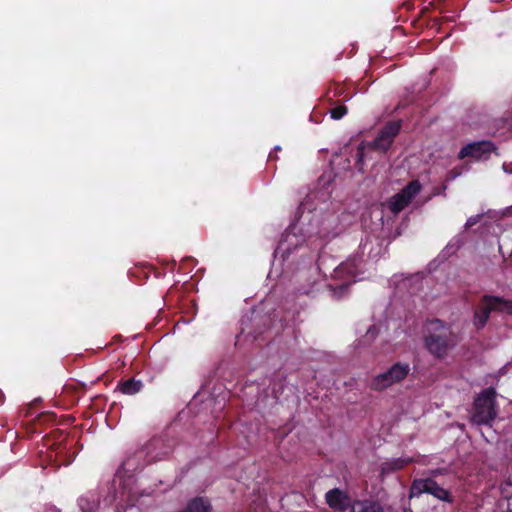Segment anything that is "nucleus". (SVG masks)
Wrapping results in <instances>:
<instances>
[{
    "label": "nucleus",
    "instance_id": "30",
    "mask_svg": "<svg viewBox=\"0 0 512 512\" xmlns=\"http://www.w3.org/2000/svg\"><path fill=\"white\" fill-rule=\"evenodd\" d=\"M509 314H512V301L508 300Z\"/></svg>",
    "mask_w": 512,
    "mask_h": 512
},
{
    "label": "nucleus",
    "instance_id": "18",
    "mask_svg": "<svg viewBox=\"0 0 512 512\" xmlns=\"http://www.w3.org/2000/svg\"><path fill=\"white\" fill-rule=\"evenodd\" d=\"M422 185L419 180H412L399 193V195L410 204L412 199L421 191Z\"/></svg>",
    "mask_w": 512,
    "mask_h": 512
},
{
    "label": "nucleus",
    "instance_id": "29",
    "mask_svg": "<svg viewBox=\"0 0 512 512\" xmlns=\"http://www.w3.org/2000/svg\"><path fill=\"white\" fill-rule=\"evenodd\" d=\"M274 159H277V155L271 152V153L269 154V156H268V160H269V161H272V160H274Z\"/></svg>",
    "mask_w": 512,
    "mask_h": 512
},
{
    "label": "nucleus",
    "instance_id": "24",
    "mask_svg": "<svg viewBox=\"0 0 512 512\" xmlns=\"http://www.w3.org/2000/svg\"><path fill=\"white\" fill-rule=\"evenodd\" d=\"M446 188H447L446 185H442L441 187L436 188L433 194L434 195H444L445 196Z\"/></svg>",
    "mask_w": 512,
    "mask_h": 512
},
{
    "label": "nucleus",
    "instance_id": "20",
    "mask_svg": "<svg viewBox=\"0 0 512 512\" xmlns=\"http://www.w3.org/2000/svg\"><path fill=\"white\" fill-rule=\"evenodd\" d=\"M409 204L399 195V193L392 196L388 201V208L393 214L400 213Z\"/></svg>",
    "mask_w": 512,
    "mask_h": 512
},
{
    "label": "nucleus",
    "instance_id": "27",
    "mask_svg": "<svg viewBox=\"0 0 512 512\" xmlns=\"http://www.w3.org/2000/svg\"><path fill=\"white\" fill-rule=\"evenodd\" d=\"M159 440H156V439H153L152 441L149 442V444L146 446V449L149 450L150 447L152 446H156L158 444Z\"/></svg>",
    "mask_w": 512,
    "mask_h": 512
},
{
    "label": "nucleus",
    "instance_id": "13",
    "mask_svg": "<svg viewBox=\"0 0 512 512\" xmlns=\"http://www.w3.org/2000/svg\"><path fill=\"white\" fill-rule=\"evenodd\" d=\"M144 387L141 380H136L135 378L129 379H121L117 384V390L125 395H135L139 393Z\"/></svg>",
    "mask_w": 512,
    "mask_h": 512
},
{
    "label": "nucleus",
    "instance_id": "8",
    "mask_svg": "<svg viewBox=\"0 0 512 512\" xmlns=\"http://www.w3.org/2000/svg\"><path fill=\"white\" fill-rule=\"evenodd\" d=\"M354 500L349 494L340 488H333L326 492V504L336 512H346L348 509L352 510Z\"/></svg>",
    "mask_w": 512,
    "mask_h": 512
},
{
    "label": "nucleus",
    "instance_id": "19",
    "mask_svg": "<svg viewBox=\"0 0 512 512\" xmlns=\"http://www.w3.org/2000/svg\"><path fill=\"white\" fill-rule=\"evenodd\" d=\"M328 102L331 106H334L329 111L332 119L340 120L348 113V108L346 105L337 104V101L331 97L328 98Z\"/></svg>",
    "mask_w": 512,
    "mask_h": 512
},
{
    "label": "nucleus",
    "instance_id": "22",
    "mask_svg": "<svg viewBox=\"0 0 512 512\" xmlns=\"http://www.w3.org/2000/svg\"><path fill=\"white\" fill-rule=\"evenodd\" d=\"M289 237L290 235H286L284 239H281L276 249V253H282L283 257H288L291 253L290 248L286 246V242H288Z\"/></svg>",
    "mask_w": 512,
    "mask_h": 512
},
{
    "label": "nucleus",
    "instance_id": "23",
    "mask_svg": "<svg viewBox=\"0 0 512 512\" xmlns=\"http://www.w3.org/2000/svg\"><path fill=\"white\" fill-rule=\"evenodd\" d=\"M343 93H344V88L340 85H336V86L329 88L327 95H328V98L331 97V98L335 99L336 97L341 96Z\"/></svg>",
    "mask_w": 512,
    "mask_h": 512
},
{
    "label": "nucleus",
    "instance_id": "2",
    "mask_svg": "<svg viewBox=\"0 0 512 512\" xmlns=\"http://www.w3.org/2000/svg\"><path fill=\"white\" fill-rule=\"evenodd\" d=\"M402 127V120H393L387 122L379 131L377 137L367 143H361L356 151V165L359 170L363 169V164L366 157V147L370 150L386 153L392 146L395 138L400 133Z\"/></svg>",
    "mask_w": 512,
    "mask_h": 512
},
{
    "label": "nucleus",
    "instance_id": "10",
    "mask_svg": "<svg viewBox=\"0 0 512 512\" xmlns=\"http://www.w3.org/2000/svg\"><path fill=\"white\" fill-rule=\"evenodd\" d=\"M358 271L356 260H347L333 269L332 277L335 279L355 278Z\"/></svg>",
    "mask_w": 512,
    "mask_h": 512
},
{
    "label": "nucleus",
    "instance_id": "16",
    "mask_svg": "<svg viewBox=\"0 0 512 512\" xmlns=\"http://www.w3.org/2000/svg\"><path fill=\"white\" fill-rule=\"evenodd\" d=\"M422 185L419 180H412L399 193V195L410 204L412 199L421 191Z\"/></svg>",
    "mask_w": 512,
    "mask_h": 512
},
{
    "label": "nucleus",
    "instance_id": "15",
    "mask_svg": "<svg viewBox=\"0 0 512 512\" xmlns=\"http://www.w3.org/2000/svg\"><path fill=\"white\" fill-rule=\"evenodd\" d=\"M182 512H212L210 501L204 497L191 499Z\"/></svg>",
    "mask_w": 512,
    "mask_h": 512
},
{
    "label": "nucleus",
    "instance_id": "3",
    "mask_svg": "<svg viewBox=\"0 0 512 512\" xmlns=\"http://www.w3.org/2000/svg\"><path fill=\"white\" fill-rule=\"evenodd\" d=\"M496 416V390L493 387H488L475 398L471 420L478 425H489Z\"/></svg>",
    "mask_w": 512,
    "mask_h": 512
},
{
    "label": "nucleus",
    "instance_id": "4",
    "mask_svg": "<svg viewBox=\"0 0 512 512\" xmlns=\"http://www.w3.org/2000/svg\"><path fill=\"white\" fill-rule=\"evenodd\" d=\"M317 269H311L309 271H300L297 274V279L302 280L305 279L307 284H301L297 291L299 294L313 296L315 292H318L321 287H326L331 292V295L336 300L341 299L347 292L351 285L352 281H345L337 287H333L330 284H323L321 281L317 280L314 275L316 274Z\"/></svg>",
    "mask_w": 512,
    "mask_h": 512
},
{
    "label": "nucleus",
    "instance_id": "1",
    "mask_svg": "<svg viewBox=\"0 0 512 512\" xmlns=\"http://www.w3.org/2000/svg\"><path fill=\"white\" fill-rule=\"evenodd\" d=\"M429 332L424 338L426 349L437 359H444L457 344L456 334L451 327L439 319L429 322Z\"/></svg>",
    "mask_w": 512,
    "mask_h": 512
},
{
    "label": "nucleus",
    "instance_id": "7",
    "mask_svg": "<svg viewBox=\"0 0 512 512\" xmlns=\"http://www.w3.org/2000/svg\"><path fill=\"white\" fill-rule=\"evenodd\" d=\"M430 494L438 500L453 503L454 499L449 490L439 486V484L432 478H418L414 479L409 491V497H419L422 494Z\"/></svg>",
    "mask_w": 512,
    "mask_h": 512
},
{
    "label": "nucleus",
    "instance_id": "17",
    "mask_svg": "<svg viewBox=\"0 0 512 512\" xmlns=\"http://www.w3.org/2000/svg\"><path fill=\"white\" fill-rule=\"evenodd\" d=\"M422 185L419 180H412L399 193V195L410 204L412 199L421 191Z\"/></svg>",
    "mask_w": 512,
    "mask_h": 512
},
{
    "label": "nucleus",
    "instance_id": "28",
    "mask_svg": "<svg viewBox=\"0 0 512 512\" xmlns=\"http://www.w3.org/2000/svg\"><path fill=\"white\" fill-rule=\"evenodd\" d=\"M507 510L509 512H512V497L509 500H507Z\"/></svg>",
    "mask_w": 512,
    "mask_h": 512
},
{
    "label": "nucleus",
    "instance_id": "14",
    "mask_svg": "<svg viewBox=\"0 0 512 512\" xmlns=\"http://www.w3.org/2000/svg\"><path fill=\"white\" fill-rule=\"evenodd\" d=\"M100 504L96 493L89 492L78 499V506L81 512H95Z\"/></svg>",
    "mask_w": 512,
    "mask_h": 512
},
{
    "label": "nucleus",
    "instance_id": "5",
    "mask_svg": "<svg viewBox=\"0 0 512 512\" xmlns=\"http://www.w3.org/2000/svg\"><path fill=\"white\" fill-rule=\"evenodd\" d=\"M493 311L509 314L508 300L498 296L484 295L474 310L473 325L477 331L486 326Z\"/></svg>",
    "mask_w": 512,
    "mask_h": 512
},
{
    "label": "nucleus",
    "instance_id": "32",
    "mask_svg": "<svg viewBox=\"0 0 512 512\" xmlns=\"http://www.w3.org/2000/svg\"><path fill=\"white\" fill-rule=\"evenodd\" d=\"M344 100H345V101H348V100H349V97L345 96V97H344Z\"/></svg>",
    "mask_w": 512,
    "mask_h": 512
},
{
    "label": "nucleus",
    "instance_id": "11",
    "mask_svg": "<svg viewBox=\"0 0 512 512\" xmlns=\"http://www.w3.org/2000/svg\"><path fill=\"white\" fill-rule=\"evenodd\" d=\"M415 461L412 457H401L385 461L381 464V474L387 475L399 471Z\"/></svg>",
    "mask_w": 512,
    "mask_h": 512
},
{
    "label": "nucleus",
    "instance_id": "12",
    "mask_svg": "<svg viewBox=\"0 0 512 512\" xmlns=\"http://www.w3.org/2000/svg\"><path fill=\"white\" fill-rule=\"evenodd\" d=\"M351 512H384V507L376 500L355 499Z\"/></svg>",
    "mask_w": 512,
    "mask_h": 512
},
{
    "label": "nucleus",
    "instance_id": "26",
    "mask_svg": "<svg viewBox=\"0 0 512 512\" xmlns=\"http://www.w3.org/2000/svg\"><path fill=\"white\" fill-rule=\"evenodd\" d=\"M323 259H324V256L320 255L319 258H318V263H317V269L318 270H321V267L323 265Z\"/></svg>",
    "mask_w": 512,
    "mask_h": 512
},
{
    "label": "nucleus",
    "instance_id": "25",
    "mask_svg": "<svg viewBox=\"0 0 512 512\" xmlns=\"http://www.w3.org/2000/svg\"><path fill=\"white\" fill-rule=\"evenodd\" d=\"M478 222V217L476 218H473V217H470L467 222H466V227H472L473 225H475L476 223Z\"/></svg>",
    "mask_w": 512,
    "mask_h": 512
},
{
    "label": "nucleus",
    "instance_id": "9",
    "mask_svg": "<svg viewBox=\"0 0 512 512\" xmlns=\"http://www.w3.org/2000/svg\"><path fill=\"white\" fill-rule=\"evenodd\" d=\"M495 145L491 141H479L469 143L461 148L458 154L459 159L472 157L474 159H481L482 157H489L490 153L494 151Z\"/></svg>",
    "mask_w": 512,
    "mask_h": 512
},
{
    "label": "nucleus",
    "instance_id": "31",
    "mask_svg": "<svg viewBox=\"0 0 512 512\" xmlns=\"http://www.w3.org/2000/svg\"><path fill=\"white\" fill-rule=\"evenodd\" d=\"M280 150H281V148L279 146L275 147V152L280 151Z\"/></svg>",
    "mask_w": 512,
    "mask_h": 512
},
{
    "label": "nucleus",
    "instance_id": "6",
    "mask_svg": "<svg viewBox=\"0 0 512 512\" xmlns=\"http://www.w3.org/2000/svg\"><path fill=\"white\" fill-rule=\"evenodd\" d=\"M410 371V366L407 363L397 362L392 365L386 372L375 376L369 387L374 391H383L395 383L404 380Z\"/></svg>",
    "mask_w": 512,
    "mask_h": 512
},
{
    "label": "nucleus",
    "instance_id": "21",
    "mask_svg": "<svg viewBox=\"0 0 512 512\" xmlns=\"http://www.w3.org/2000/svg\"><path fill=\"white\" fill-rule=\"evenodd\" d=\"M501 497L509 500L512 497V478L509 477L500 486Z\"/></svg>",
    "mask_w": 512,
    "mask_h": 512
}]
</instances>
